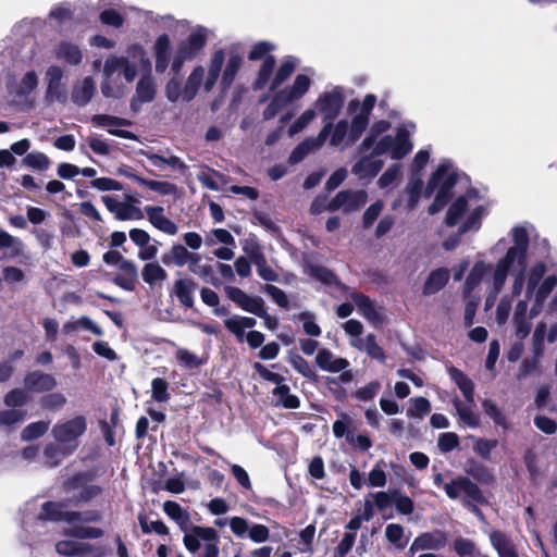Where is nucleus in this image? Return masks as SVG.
<instances>
[{
  "label": "nucleus",
  "instance_id": "nucleus-40",
  "mask_svg": "<svg viewBox=\"0 0 557 557\" xmlns=\"http://www.w3.org/2000/svg\"><path fill=\"white\" fill-rule=\"evenodd\" d=\"M448 278L449 271L447 269L441 268L432 271L423 285V294L433 295L437 293L447 284Z\"/></svg>",
  "mask_w": 557,
  "mask_h": 557
},
{
  "label": "nucleus",
  "instance_id": "nucleus-6",
  "mask_svg": "<svg viewBox=\"0 0 557 557\" xmlns=\"http://www.w3.org/2000/svg\"><path fill=\"white\" fill-rule=\"evenodd\" d=\"M271 50L272 46L269 42L260 41L253 45L248 53V59L251 61L262 60L253 83L255 89H262L268 84H270L272 91L277 89L297 67V61L292 57H287L274 73L276 61L274 57L268 55Z\"/></svg>",
  "mask_w": 557,
  "mask_h": 557
},
{
  "label": "nucleus",
  "instance_id": "nucleus-56",
  "mask_svg": "<svg viewBox=\"0 0 557 557\" xmlns=\"http://www.w3.org/2000/svg\"><path fill=\"white\" fill-rule=\"evenodd\" d=\"M421 174H413L410 178L409 183L406 186V193L408 194V208L410 210L414 209L419 201V194L421 188Z\"/></svg>",
  "mask_w": 557,
  "mask_h": 557
},
{
  "label": "nucleus",
  "instance_id": "nucleus-57",
  "mask_svg": "<svg viewBox=\"0 0 557 557\" xmlns=\"http://www.w3.org/2000/svg\"><path fill=\"white\" fill-rule=\"evenodd\" d=\"M216 243L235 246V238L227 230L214 228L211 231L210 235L206 237V244L213 246Z\"/></svg>",
  "mask_w": 557,
  "mask_h": 557
},
{
  "label": "nucleus",
  "instance_id": "nucleus-11",
  "mask_svg": "<svg viewBox=\"0 0 557 557\" xmlns=\"http://www.w3.org/2000/svg\"><path fill=\"white\" fill-rule=\"evenodd\" d=\"M311 79L305 74H298L293 84L277 91L263 111L265 120L273 119L284 107L301 99L309 90Z\"/></svg>",
  "mask_w": 557,
  "mask_h": 557
},
{
  "label": "nucleus",
  "instance_id": "nucleus-51",
  "mask_svg": "<svg viewBox=\"0 0 557 557\" xmlns=\"http://www.w3.org/2000/svg\"><path fill=\"white\" fill-rule=\"evenodd\" d=\"M454 407L460 420L470 428H478L480 424L479 414L470 407L463 405L460 400H454Z\"/></svg>",
  "mask_w": 557,
  "mask_h": 557
},
{
  "label": "nucleus",
  "instance_id": "nucleus-44",
  "mask_svg": "<svg viewBox=\"0 0 557 557\" xmlns=\"http://www.w3.org/2000/svg\"><path fill=\"white\" fill-rule=\"evenodd\" d=\"M385 536L398 550L406 547L409 537L405 535V529L397 523L387 524L385 528Z\"/></svg>",
  "mask_w": 557,
  "mask_h": 557
},
{
  "label": "nucleus",
  "instance_id": "nucleus-4",
  "mask_svg": "<svg viewBox=\"0 0 557 557\" xmlns=\"http://www.w3.org/2000/svg\"><path fill=\"white\" fill-rule=\"evenodd\" d=\"M391 123L387 121L375 122L362 140L359 152L367 153L373 151L376 156L389 152L391 158L394 160H399L407 156L412 150L410 135L414 126L412 124H403L397 127L395 136L385 135Z\"/></svg>",
  "mask_w": 557,
  "mask_h": 557
},
{
  "label": "nucleus",
  "instance_id": "nucleus-35",
  "mask_svg": "<svg viewBox=\"0 0 557 557\" xmlns=\"http://www.w3.org/2000/svg\"><path fill=\"white\" fill-rule=\"evenodd\" d=\"M197 283L191 278H178L174 282L172 293L176 296L180 304L186 308L194 306V293Z\"/></svg>",
  "mask_w": 557,
  "mask_h": 557
},
{
  "label": "nucleus",
  "instance_id": "nucleus-9",
  "mask_svg": "<svg viewBox=\"0 0 557 557\" xmlns=\"http://www.w3.org/2000/svg\"><path fill=\"white\" fill-rule=\"evenodd\" d=\"M87 430V420L84 416H76L72 419L60 421L52 428V436L60 445V448L48 446L45 455L54 458L55 455H70L78 447V438Z\"/></svg>",
  "mask_w": 557,
  "mask_h": 557
},
{
  "label": "nucleus",
  "instance_id": "nucleus-45",
  "mask_svg": "<svg viewBox=\"0 0 557 557\" xmlns=\"http://www.w3.org/2000/svg\"><path fill=\"white\" fill-rule=\"evenodd\" d=\"M0 249H8V256L15 258L23 253L24 245L20 238L0 230Z\"/></svg>",
  "mask_w": 557,
  "mask_h": 557
},
{
  "label": "nucleus",
  "instance_id": "nucleus-2",
  "mask_svg": "<svg viewBox=\"0 0 557 557\" xmlns=\"http://www.w3.org/2000/svg\"><path fill=\"white\" fill-rule=\"evenodd\" d=\"M244 63V50L240 45L234 44L216 49L208 62V71L202 65H196L182 83L178 74H174L164 86L168 101L176 103L190 102L196 98L201 87L210 92L221 77V85L228 88L235 81Z\"/></svg>",
  "mask_w": 557,
  "mask_h": 557
},
{
  "label": "nucleus",
  "instance_id": "nucleus-37",
  "mask_svg": "<svg viewBox=\"0 0 557 557\" xmlns=\"http://www.w3.org/2000/svg\"><path fill=\"white\" fill-rule=\"evenodd\" d=\"M350 345L360 351H364L369 357L385 362V352L377 345L374 334H368L364 338H355Z\"/></svg>",
  "mask_w": 557,
  "mask_h": 557
},
{
  "label": "nucleus",
  "instance_id": "nucleus-39",
  "mask_svg": "<svg viewBox=\"0 0 557 557\" xmlns=\"http://www.w3.org/2000/svg\"><path fill=\"white\" fill-rule=\"evenodd\" d=\"M450 379L458 385L466 400L470 404L474 403V385L472 381L459 369L455 367L448 368Z\"/></svg>",
  "mask_w": 557,
  "mask_h": 557
},
{
  "label": "nucleus",
  "instance_id": "nucleus-21",
  "mask_svg": "<svg viewBox=\"0 0 557 557\" xmlns=\"http://www.w3.org/2000/svg\"><path fill=\"white\" fill-rule=\"evenodd\" d=\"M376 102V97L372 94H368L363 101L360 102L354 99L348 104V110L354 115L355 135L362 134L369 124V116Z\"/></svg>",
  "mask_w": 557,
  "mask_h": 557
},
{
  "label": "nucleus",
  "instance_id": "nucleus-15",
  "mask_svg": "<svg viewBox=\"0 0 557 557\" xmlns=\"http://www.w3.org/2000/svg\"><path fill=\"white\" fill-rule=\"evenodd\" d=\"M333 434L337 437L346 438L347 443L360 450H368L372 446V441L366 434H355L356 421L347 413H341L339 418L333 423Z\"/></svg>",
  "mask_w": 557,
  "mask_h": 557
},
{
  "label": "nucleus",
  "instance_id": "nucleus-42",
  "mask_svg": "<svg viewBox=\"0 0 557 557\" xmlns=\"http://www.w3.org/2000/svg\"><path fill=\"white\" fill-rule=\"evenodd\" d=\"M272 394L276 397L277 404L282 405L284 408L297 409L300 406L299 398L290 393L289 386L284 384V382L275 386Z\"/></svg>",
  "mask_w": 557,
  "mask_h": 557
},
{
  "label": "nucleus",
  "instance_id": "nucleus-62",
  "mask_svg": "<svg viewBox=\"0 0 557 557\" xmlns=\"http://www.w3.org/2000/svg\"><path fill=\"white\" fill-rule=\"evenodd\" d=\"M496 446V440L476 438L473 444V451L482 459L488 460L491 458V451Z\"/></svg>",
  "mask_w": 557,
  "mask_h": 557
},
{
  "label": "nucleus",
  "instance_id": "nucleus-22",
  "mask_svg": "<svg viewBox=\"0 0 557 557\" xmlns=\"http://www.w3.org/2000/svg\"><path fill=\"white\" fill-rule=\"evenodd\" d=\"M157 94L154 78L150 72L144 74L137 82L135 92L131 99V108L138 111L144 103L151 102Z\"/></svg>",
  "mask_w": 557,
  "mask_h": 557
},
{
  "label": "nucleus",
  "instance_id": "nucleus-33",
  "mask_svg": "<svg viewBox=\"0 0 557 557\" xmlns=\"http://www.w3.org/2000/svg\"><path fill=\"white\" fill-rule=\"evenodd\" d=\"M145 212L149 222L161 232L175 235L178 232L177 225L164 215L162 207L147 206Z\"/></svg>",
  "mask_w": 557,
  "mask_h": 557
},
{
  "label": "nucleus",
  "instance_id": "nucleus-46",
  "mask_svg": "<svg viewBox=\"0 0 557 557\" xmlns=\"http://www.w3.org/2000/svg\"><path fill=\"white\" fill-rule=\"evenodd\" d=\"M197 180L208 189L210 190H219L220 182L224 183V176L211 169H205L197 173Z\"/></svg>",
  "mask_w": 557,
  "mask_h": 557
},
{
  "label": "nucleus",
  "instance_id": "nucleus-19",
  "mask_svg": "<svg viewBox=\"0 0 557 557\" xmlns=\"http://www.w3.org/2000/svg\"><path fill=\"white\" fill-rule=\"evenodd\" d=\"M60 555L71 557H103L106 552L100 546L76 540H62L55 544Z\"/></svg>",
  "mask_w": 557,
  "mask_h": 557
},
{
  "label": "nucleus",
  "instance_id": "nucleus-8",
  "mask_svg": "<svg viewBox=\"0 0 557 557\" xmlns=\"http://www.w3.org/2000/svg\"><path fill=\"white\" fill-rule=\"evenodd\" d=\"M457 183V173L453 163L448 160L442 161L437 169L432 173L424 190V197H430L434 193L436 196L429 207L430 214L440 212L449 200L450 190Z\"/></svg>",
  "mask_w": 557,
  "mask_h": 557
},
{
  "label": "nucleus",
  "instance_id": "nucleus-28",
  "mask_svg": "<svg viewBox=\"0 0 557 557\" xmlns=\"http://www.w3.org/2000/svg\"><path fill=\"white\" fill-rule=\"evenodd\" d=\"M91 120L96 125L106 127L111 135L125 139L136 138L133 133L121 128L122 126H128L131 124L128 120L108 114H97L94 115Z\"/></svg>",
  "mask_w": 557,
  "mask_h": 557
},
{
  "label": "nucleus",
  "instance_id": "nucleus-23",
  "mask_svg": "<svg viewBox=\"0 0 557 557\" xmlns=\"http://www.w3.org/2000/svg\"><path fill=\"white\" fill-rule=\"evenodd\" d=\"M101 201L106 208L120 221L141 220L144 218V212L139 207L125 203L124 201H120L112 196L104 195L101 197Z\"/></svg>",
  "mask_w": 557,
  "mask_h": 557
},
{
  "label": "nucleus",
  "instance_id": "nucleus-41",
  "mask_svg": "<svg viewBox=\"0 0 557 557\" xmlns=\"http://www.w3.org/2000/svg\"><path fill=\"white\" fill-rule=\"evenodd\" d=\"M143 281L150 287L168 278L166 271L158 262H147L141 269Z\"/></svg>",
  "mask_w": 557,
  "mask_h": 557
},
{
  "label": "nucleus",
  "instance_id": "nucleus-43",
  "mask_svg": "<svg viewBox=\"0 0 557 557\" xmlns=\"http://www.w3.org/2000/svg\"><path fill=\"white\" fill-rule=\"evenodd\" d=\"M37 85V73L35 71H28L24 74L18 84L10 88V92L18 97H26L36 89Z\"/></svg>",
  "mask_w": 557,
  "mask_h": 557
},
{
  "label": "nucleus",
  "instance_id": "nucleus-60",
  "mask_svg": "<svg viewBox=\"0 0 557 557\" xmlns=\"http://www.w3.org/2000/svg\"><path fill=\"white\" fill-rule=\"evenodd\" d=\"M454 550L460 557H475L478 555L475 544L465 537H457L455 540Z\"/></svg>",
  "mask_w": 557,
  "mask_h": 557
},
{
  "label": "nucleus",
  "instance_id": "nucleus-18",
  "mask_svg": "<svg viewBox=\"0 0 557 557\" xmlns=\"http://www.w3.org/2000/svg\"><path fill=\"white\" fill-rule=\"evenodd\" d=\"M350 298L355 302L358 312L374 327H382L386 322V313L385 310L377 306L373 300H371L368 296L351 292Z\"/></svg>",
  "mask_w": 557,
  "mask_h": 557
},
{
  "label": "nucleus",
  "instance_id": "nucleus-13",
  "mask_svg": "<svg viewBox=\"0 0 557 557\" xmlns=\"http://www.w3.org/2000/svg\"><path fill=\"white\" fill-rule=\"evenodd\" d=\"M183 541L186 548L191 553L197 552L201 546L200 542L203 541L206 544L203 546L202 557L219 556V535L213 528L195 527L190 530V533L184 535Z\"/></svg>",
  "mask_w": 557,
  "mask_h": 557
},
{
  "label": "nucleus",
  "instance_id": "nucleus-10",
  "mask_svg": "<svg viewBox=\"0 0 557 557\" xmlns=\"http://www.w3.org/2000/svg\"><path fill=\"white\" fill-rule=\"evenodd\" d=\"M209 36L210 30L207 27L197 25L185 39L177 44L172 58V72L174 74H180L186 61L194 60L202 52Z\"/></svg>",
  "mask_w": 557,
  "mask_h": 557
},
{
  "label": "nucleus",
  "instance_id": "nucleus-12",
  "mask_svg": "<svg viewBox=\"0 0 557 557\" xmlns=\"http://www.w3.org/2000/svg\"><path fill=\"white\" fill-rule=\"evenodd\" d=\"M225 295L230 300L236 304L242 310L252 313L263 319L267 329L274 331L278 326V320L268 314L264 309V302L260 297H251L243 289L227 285L224 287Z\"/></svg>",
  "mask_w": 557,
  "mask_h": 557
},
{
  "label": "nucleus",
  "instance_id": "nucleus-50",
  "mask_svg": "<svg viewBox=\"0 0 557 557\" xmlns=\"http://www.w3.org/2000/svg\"><path fill=\"white\" fill-rule=\"evenodd\" d=\"M198 259V253L188 251L183 245L172 246V260L176 267L189 265L191 261H197Z\"/></svg>",
  "mask_w": 557,
  "mask_h": 557
},
{
  "label": "nucleus",
  "instance_id": "nucleus-54",
  "mask_svg": "<svg viewBox=\"0 0 557 557\" xmlns=\"http://www.w3.org/2000/svg\"><path fill=\"white\" fill-rule=\"evenodd\" d=\"M137 183L145 186L160 195H173L177 188L174 184L165 181H151L146 178H137Z\"/></svg>",
  "mask_w": 557,
  "mask_h": 557
},
{
  "label": "nucleus",
  "instance_id": "nucleus-49",
  "mask_svg": "<svg viewBox=\"0 0 557 557\" xmlns=\"http://www.w3.org/2000/svg\"><path fill=\"white\" fill-rule=\"evenodd\" d=\"M407 417L411 419H421L431 411V404L424 397H414L409 401Z\"/></svg>",
  "mask_w": 557,
  "mask_h": 557
},
{
  "label": "nucleus",
  "instance_id": "nucleus-63",
  "mask_svg": "<svg viewBox=\"0 0 557 557\" xmlns=\"http://www.w3.org/2000/svg\"><path fill=\"white\" fill-rule=\"evenodd\" d=\"M459 446V436L454 432L440 434L437 447L442 453H449Z\"/></svg>",
  "mask_w": 557,
  "mask_h": 557
},
{
  "label": "nucleus",
  "instance_id": "nucleus-1",
  "mask_svg": "<svg viewBox=\"0 0 557 557\" xmlns=\"http://www.w3.org/2000/svg\"><path fill=\"white\" fill-rule=\"evenodd\" d=\"M531 226L516 225L510 231L511 246L496 262L492 277L487 281L488 297L485 299L486 308H491L497 296L504 288L508 275H511V295L502 297L496 308V321L505 324L511 311L513 297H519L524 292V299H520L513 312L515 334L519 339L525 338L531 331L532 319L536 317L548 295L557 285V275L545 276L544 262H535L527 269L529 236Z\"/></svg>",
  "mask_w": 557,
  "mask_h": 557
},
{
  "label": "nucleus",
  "instance_id": "nucleus-30",
  "mask_svg": "<svg viewBox=\"0 0 557 557\" xmlns=\"http://www.w3.org/2000/svg\"><path fill=\"white\" fill-rule=\"evenodd\" d=\"M53 55L58 61L76 66L82 63L84 54L78 45L62 40L55 45Z\"/></svg>",
  "mask_w": 557,
  "mask_h": 557
},
{
  "label": "nucleus",
  "instance_id": "nucleus-34",
  "mask_svg": "<svg viewBox=\"0 0 557 557\" xmlns=\"http://www.w3.org/2000/svg\"><path fill=\"white\" fill-rule=\"evenodd\" d=\"M163 510L178 524L180 529L184 532V535L190 533V530L194 527L191 525L190 516L186 509L176 502L166 500L163 503Z\"/></svg>",
  "mask_w": 557,
  "mask_h": 557
},
{
  "label": "nucleus",
  "instance_id": "nucleus-3",
  "mask_svg": "<svg viewBox=\"0 0 557 557\" xmlns=\"http://www.w3.org/2000/svg\"><path fill=\"white\" fill-rule=\"evenodd\" d=\"M129 57L109 55L103 64V78L100 84L101 94L106 98L120 99L127 92L126 84L132 83L138 74V63L136 59L145 66H150V61L146 57L141 45H133L127 49Z\"/></svg>",
  "mask_w": 557,
  "mask_h": 557
},
{
  "label": "nucleus",
  "instance_id": "nucleus-24",
  "mask_svg": "<svg viewBox=\"0 0 557 557\" xmlns=\"http://www.w3.org/2000/svg\"><path fill=\"white\" fill-rule=\"evenodd\" d=\"M331 123H326L317 137H309L301 141L289 156V162L295 164L300 162L310 151L319 149L330 135Z\"/></svg>",
  "mask_w": 557,
  "mask_h": 557
},
{
  "label": "nucleus",
  "instance_id": "nucleus-61",
  "mask_svg": "<svg viewBox=\"0 0 557 557\" xmlns=\"http://www.w3.org/2000/svg\"><path fill=\"white\" fill-rule=\"evenodd\" d=\"M139 524L144 533L154 532L160 535L169 533L168 527L161 520L149 521L145 516H139Z\"/></svg>",
  "mask_w": 557,
  "mask_h": 557
},
{
  "label": "nucleus",
  "instance_id": "nucleus-38",
  "mask_svg": "<svg viewBox=\"0 0 557 557\" xmlns=\"http://www.w3.org/2000/svg\"><path fill=\"white\" fill-rule=\"evenodd\" d=\"M490 541L499 557H519L512 541L505 533L494 531L490 534Z\"/></svg>",
  "mask_w": 557,
  "mask_h": 557
},
{
  "label": "nucleus",
  "instance_id": "nucleus-59",
  "mask_svg": "<svg viewBox=\"0 0 557 557\" xmlns=\"http://www.w3.org/2000/svg\"><path fill=\"white\" fill-rule=\"evenodd\" d=\"M317 116V112L313 109H307L300 116L290 125L288 129L289 136H294L306 128Z\"/></svg>",
  "mask_w": 557,
  "mask_h": 557
},
{
  "label": "nucleus",
  "instance_id": "nucleus-27",
  "mask_svg": "<svg viewBox=\"0 0 557 557\" xmlns=\"http://www.w3.org/2000/svg\"><path fill=\"white\" fill-rule=\"evenodd\" d=\"M153 55L156 60L154 69L158 74H163L168 67L172 66V44L169 35L162 34L157 37L153 44Z\"/></svg>",
  "mask_w": 557,
  "mask_h": 557
},
{
  "label": "nucleus",
  "instance_id": "nucleus-25",
  "mask_svg": "<svg viewBox=\"0 0 557 557\" xmlns=\"http://www.w3.org/2000/svg\"><path fill=\"white\" fill-rule=\"evenodd\" d=\"M447 536L441 530L424 532L418 535L409 547V552L414 554L420 550H438L446 546Z\"/></svg>",
  "mask_w": 557,
  "mask_h": 557
},
{
  "label": "nucleus",
  "instance_id": "nucleus-53",
  "mask_svg": "<svg viewBox=\"0 0 557 557\" xmlns=\"http://www.w3.org/2000/svg\"><path fill=\"white\" fill-rule=\"evenodd\" d=\"M23 164L27 168L38 171H46L50 166L49 158L39 151L27 153L22 160Z\"/></svg>",
  "mask_w": 557,
  "mask_h": 557
},
{
  "label": "nucleus",
  "instance_id": "nucleus-5",
  "mask_svg": "<svg viewBox=\"0 0 557 557\" xmlns=\"http://www.w3.org/2000/svg\"><path fill=\"white\" fill-rule=\"evenodd\" d=\"M487 213V208L480 202L475 193H468L458 197L448 208L445 222L448 226L459 225L458 232L443 242L446 250L455 249L462 234L476 232L481 227V221Z\"/></svg>",
  "mask_w": 557,
  "mask_h": 557
},
{
  "label": "nucleus",
  "instance_id": "nucleus-26",
  "mask_svg": "<svg viewBox=\"0 0 557 557\" xmlns=\"http://www.w3.org/2000/svg\"><path fill=\"white\" fill-rule=\"evenodd\" d=\"M354 119L351 123L347 120H339L336 124L332 123L330 144L342 149L354 144L361 134L355 135Z\"/></svg>",
  "mask_w": 557,
  "mask_h": 557
},
{
  "label": "nucleus",
  "instance_id": "nucleus-48",
  "mask_svg": "<svg viewBox=\"0 0 557 557\" xmlns=\"http://www.w3.org/2000/svg\"><path fill=\"white\" fill-rule=\"evenodd\" d=\"M201 257L199 256V259L197 261H191L188 265V269L191 273L198 275L200 278H202L205 282L210 283L212 285H219L220 281L216 278V276L213 273V270L208 264H201Z\"/></svg>",
  "mask_w": 557,
  "mask_h": 557
},
{
  "label": "nucleus",
  "instance_id": "nucleus-29",
  "mask_svg": "<svg viewBox=\"0 0 557 557\" xmlns=\"http://www.w3.org/2000/svg\"><path fill=\"white\" fill-rule=\"evenodd\" d=\"M371 151V154L361 157L351 168V173L360 180L374 177L383 168V161Z\"/></svg>",
  "mask_w": 557,
  "mask_h": 557
},
{
  "label": "nucleus",
  "instance_id": "nucleus-58",
  "mask_svg": "<svg viewBox=\"0 0 557 557\" xmlns=\"http://www.w3.org/2000/svg\"><path fill=\"white\" fill-rule=\"evenodd\" d=\"M308 273L312 277L317 278L318 281H320L321 283H323L325 285L338 284L337 278L333 274V272L330 271L329 269L324 268V267L310 265L308 268Z\"/></svg>",
  "mask_w": 557,
  "mask_h": 557
},
{
  "label": "nucleus",
  "instance_id": "nucleus-55",
  "mask_svg": "<svg viewBox=\"0 0 557 557\" xmlns=\"http://www.w3.org/2000/svg\"><path fill=\"white\" fill-rule=\"evenodd\" d=\"M49 421H37L28 424L22 431L21 437L24 441H33L42 436L49 429Z\"/></svg>",
  "mask_w": 557,
  "mask_h": 557
},
{
  "label": "nucleus",
  "instance_id": "nucleus-31",
  "mask_svg": "<svg viewBox=\"0 0 557 557\" xmlns=\"http://www.w3.org/2000/svg\"><path fill=\"white\" fill-rule=\"evenodd\" d=\"M317 366L326 372L338 373L349 367V361L345 358L336 357L331 350L320 349L315 356Z\"/></svg>",
  "mask_w": 557,
  "mask_h": 557
},
{
  "label": "nucleus",
  "instance_id": "nucleus-20",
  "mask_svg": "<svg viewBox=\"0 0 557 557\" xmlns=\"http://www.w3.org/2000/svg\"><path fill=\"white\" fill-rule=\"evenodd\" d=\"M368 195L364 190H343L339 191L329 203L327 211L344 210L350 212L364 206Z\"/></svg>",
  "mask_w": 557,
  "mask_h": 557
},
{
  "label": "nucleus",
  "instance_id": "nucleus-52",
  "mask_svg": "<svg viewBox=\"0 0 557 557\" xmlns=\"http://www.w3.org/2000/svg\"><path fill=\"white\" fill-rule=\"evenodd\" d=\"M462 494L465 495V505L470 506L472 503H483L484 497L479 488V486L470 481L468 478H463V482L461 485Z\"/></svg>",
  "mask_w": 557,
  "mask_h": 557
},
{
  "label": "nucleus",
  "instance_id": "nucleus-32",
  "mask_svg": "<svg viewBox=\"0 0 557 557\" xmlns=\"http://www.w3.org/2000/svg\"><path fill=\"white\" fill-rule=\"evenodd\" d=\"M24 385L29 392L42 393L52 391L57 386V380L51 374L33 371L25 376Z\"/></svg>",
  "mask_w": 557,
  "mask_h": 557
},
{
  "label": "nucleus",
  "instance_id": "nucleus-16",
  "mask_svg": "<svg viewBox=\"0 0 557 557\" xmlns=\"http://www.w3.org/2000/svg\"><path fill=\"white\" fill-rule=\"evenodd\" d=\"M46 95L49 103H65L67 100L66 84L64 82V70L59 65H50L45 72Z\"/></svg>",
  "mask_w": 557,
  "mask_h": 557
},
{
  "label": "nucleus",
  "instance_id": "nucleus-36",
  "mask_svg": "<svg viewBox=\"0 0 557 557\" xmlns=\"http://www.w3.org/2000/svg\"><path fill=\"white\" fill-rule=\"evenodd\" d=\"M95 90L96 85L94 78L88 76L81 81H77L73 85L71 95L72 101L79 107H84L91 100Z\"/></svg>",
  "mask_w": 557,
  "mask_h": 557
},
{
  "label": "nucleus",
  "instance_id": "nucleus-17",
  "mask_svg": "<svg viewBox=\"0 0 557 557\" xmlns=\"http://www.w3.org/2000/svg\"><path fill=\"white\" fill-rule=\"evenodd\" d=\"M495 267L496 264L493 268H491V265H488L484 261H476L471 268L465 281V297L480 296L482 284H485L486 292L488 293L487 281L492 277ZM487 297L488 295L486 296V298Z\"/></svg>",
  "mask_w": 557,
  "mask_h": 557
},
{
  "label": "nucleus",
  "instance_id": "nucleus-47",
  "mask_svg": "<svg viewBox=\"0 0 557 557\" xmlns=\"http://www.w3.org/2000/svg\"><path fill=\"white\" fill-rule=\"evenodd\" d=\"M401 178V166L399 164H393L385 170V172L377 180L380 188H392L396 186Z\"/></svg>",
  "mask_w": 557,
  "mask_h": 557
},
{
  "label": "nucleus",
  "instance_id": "nucleus-64",
  "mask_svg": "<svg viewBox=\"0 0 557 557\" xmlns=\"http://www.w3.org/2000/svg\"><path fill=\"white\" fill-rule=\"evenodd\" d=\"M28 401V395L24 389L14 388L4 396V404L8 407H22Z\"/></svg>",
  "mask_w": 557,
  "mask_h": 557
},
{
  "label": "nucleus",
  "instance_id": "nucleus-7",
  "mask_svg": "<svg viewBox=\"0 0 557 557\" xmlns=\"http://www.w3.org/2000/svg\"><path fill=\"white\" fill-rule=\"evenodd\" d=\"M42 520H64L71 524L64 530V534L76 539H99L103 535V530L95 527L77 524V522H94L100 519L97 511H87L84 513L65 511L62 504L47 502L42 505V512L39 515Z\"/></svg>",
  "mask_w": 557,
  "mask_h": 557
},
{
  "label": "nucleus",
  "instance_id": "nucleus-14",
  "mask_svg": "<svg viewBox=\"0 0 557 557\" xmlns=\"http://www.w3.org/2000/svg\"><path fill=\"white\" fill-rule=\"evenodd\" d=\"M344 89L342 87L335 86L319 95L314 102L313 110L323 116L325 124H332L333 120L339 115L344 106Z\"/></svg>",
  "mask_w": 557,
  "mask_h": 557
}]
</instances>
